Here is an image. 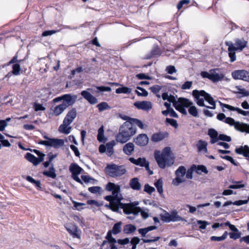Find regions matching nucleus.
Wrapping results in <instances>:
<instances>
[{"mask_svg": "<svg viewBox=\"0 0 249 249\" xmlns=\"http://www.w3.org/2000/svg\"><path fill=\"white\" fill-rule=\"evenodd\" d=\"M77 96L71 94H65L61 96L57 97L53 100V102L56 103L63 101L61 104H67L68 105H73L76 101Z\"/></svg>", "mask_w": 249, "mask_h": 249, "instance_id": "nucleus-7", "label": "nucleus"}, {"mask_svg": "<svg viewBox=\"0 0 249 249\" xmlns=\"http://www.w3.org/2000/svg\"><path fill=\"white\" fill-rule=\"evenodd\" d=\"M192 95L194 97L195 101L197 105L200 107L206 106L204 104V99L209 104L214 101L212 96L203 90H198L195 89L192 92Z\"/></svg>", "mask_w": 249, "mask_h": 249, "instance_id": "nucleus-3", "label": "nucleus"}, {"mask_svg": "<svg viewBox=\"0 0 249 249\" xmlns=\"http://www.w3.org/2000/svg\"><path fill=\"white\" fill-rule=\"evenodd\" d=\"M122 222H119L115 223L112 228L111 230H109L108 232H110L111 234H113L114 235H116L119 233L122 230Z\"/></svg>", "mask_w": 249, "mask_h": 249, "instance_id": "nucleus-35", "label": "nucleus"}, {"mask_svg": "<svg viewBox=\"0 0 249 249\" xmlns=\"http://www.w3.org/2000/svg\"><path fill=\"white\" fill-rule=\"evenodd\" d=\"M207 143L202 140H199L197 146L199 151H204L205 152L207 151Z\"/></svg>", "mask_w": 249, "mask_h": 249, "instance_id": "nucleus-46", "label": "nucleus"}, {"mask_svg": "<svg viewBox=\"0 0 249 249\" xmlns=\"http://www.w3.org/2000/svg\"><path fill=\"white\" fill-rule=\"evenodd\" d=\"M188 112L190 114L192 115L194 117H197L198 116V111L196 107L194 106H191L189 109H188Z\"/></svg>", "mask_w": 249, "mask_h": 249, "instance_id": "nucleus-55", "label": "nucleus"}, {"mask_svg": "<svg viewBox=\"0 0 249 249\" xmlns=\"http://www.w3.org/2000/svg\"><path fill=\"white\" fill-rule=\"evenodd\" d=\"M105 189L109 192H111L112 196L108 195L105 197V199L109 201L111 204H114L118 198V194L120 191V186L114 183L108 182L106 185Z\"/></svg>", "mask_w": 249, "mask_h": 249, "instance_id": "nucleus-5", "label": "nucleus"}, {"mask_svg": "<svg viewBox=\"0 0 249 249\" xmlns=\"http://www.w3.org/2000/svg\"><path fill=\"white\" fill-rule=\"evenodd\" d=\"M195 171L197 174H201L202 172L205 174H208V171L205 166L203 165H196Z\"/></svg>", "mask_w": 249, "mask_h": 249, "instance_id": "nucleus-44", "label": "nucleus"}, {"mask_svg": "<svg viewBox=\"0 0 249 249\" xmlns=\"http://www.w3.org/2000/svg\"><path fill=\"white\" fill-rule=\"evenodd\" d=\"M121 198L118 196V198H117L115 203H114V205L117 206V207L121 209H123L124 211V208H125L127 206V205H128L129 204H124L121 202Z\"/></svg>", "mask_w": 249, "mask_h": 249, "instance_id": "nucleus-59", "label": "nucleus"}, {"mask_svg": "<svg viewBox=\"0 0 249 249\" xmlns=\"http://www.w3.org/2000/svg\"><path fill=\"white\" fill-rule=\"evenodd\" d=\"M68 105L69 104H61L55 106L53 109H52L53 114L55 116H58L60 115L68 107L71 106Z\"/></svg>", "mask_w": 249, "mask_h": 249, "instance_id": "nucleus-22", "label": "nucleus"}, {"mask_svg": "<svg viewBox=\"0 0 249 249\" xmlns=\"http://www.w3.org/2000/svg\"><path fill=\"white\" fill-rule=\"evenodd\" d=\"M208 135L211 138V143H214L218 141V133L217 131L213 128H210L208 130Z\"/></svg>", "mask_w": 249, "mask_h": 249, "instance_id": "nucleus-26", "label": "nucleus"}, {"mask_svg": "<svg viewBox=\"0 0 249 249\" xmlns=\"http://www.w3.org/2000/svg\"><path fill=\"white\" fill-rule=\"evenodd\" d=\"M149 139L145 134H139L134 139V142L138 145L145 146L148 142Z\"/></svg>", "mask_w": 249, "mask_h": 249, "instance_id": "nucleus-17", "label": "nucleus"}, {"mask_svg": "<svg viewBox=\"0 0 249 249\" xmlns=\"http://www.w3.org/2000/svg\"><path fill=\"white\" fill-rule=\"evenodd\" d=\"M157 229V227L156 226H150L146 228L139 229L138 231L142 237H145L149 231L156 230Z\"/></svg>", "mask_w": 249, "mask_h": 249, "instance_id": "nucleus-33", "label": "nucleus"}, {"mask_svg": "<svg viewBox=\"0 0 249 249\" xmlns=\"http://www.w3.org/2000/svg\"><path fill=\"white\" fill-rule=\"evenodd\" d=\"M219 103L221 107H225L231 111H236L239 114H241L244 116H249V111H244L240 108L234 107L228 104H224L220 102H219Z\"/></svg>", "mask_w": 249, "mask_h": 249, "instance_id": "nucleus-20", "label": "nucleus"}, {"mask_svg": "<svg viewBox=\"0 0 249 249\" xmlns=\"http://www.w3.org/2000/svg\"><path fill=\"white\" fill-rule=\"evenodd\" d=\"M131 89L126 87H122L116 89V93L117 94L120 93H126L129 94L131 92Z\"/></svg>", "mask_w": 249, "mask_h": 249, "instance_id": "nucleus-48", "label": "nucleus"}, {"mask_svg": "<svg viewBox=\"0 0 249 249\" xmlns=\"http://www.w3.org/2000/svg\"><path fill=\"white\" fill-rule=\"evenodd\" d=\"M129 122L131 123L132 125L134 126V125H137L141 129L144 128V125L142 122L139 119L135 118L130 119Z\"/></svg>", "mask_w": 249, "mask_h": 249, "instance_id": "nucleus-47", "label": "nucleus"}, {"mask_svg": "<svg viewBox=\"0 0 249 249\" xmlns=\"http://www.w3.org/2000/svg\"><path fill=\"white\" fill-rule=\"evenodd\" d=\"M217 71H219L218 69H212L210 71L211 72V80L213 82L215 83L222 80L224 75L223 74L219 73Z\"/></svg>", "mask_w": 249, "mask_h": 249, "instance_id": "nucleus-19", "label": "nucleus"}, {"mask_svg": "<svg viewBox=\"0 0 249 249\" xmlns=\"http://www.w3.org/2000/svg\"><path fill=\"white\" fill-rule=\"evenodd\" d=\"M114 145L115 142L113 141L107 143L106 153L108 156H110L113 153V146Z\"/></svg>", "mask_w": 249, "mask_h": 249, "instance_id": "nucleus-40", "label": "nucleus"}, {"mask_svg": "<svg viewBox=\"0 0 249 249\" xmlns=\"http://www.w3.org/2000/svg\"><path fill=\"white\" fill-rule=\"evenodd\" d=\"M186 172V169L185 167L183 166H180L175 171L176 178L173 180V184L175 186H178L181 183L184 182L185 180L181 178L185 176Z\"/></svg>", "mask_w": 249, "mask_h": 249, "instance_id": "nucleus-8", "label": "nucleus"}, {"mask_svg": "<svg viewBox=\"0 0 249 249\" xmlns=\"http://www.w3.org/2000/svg\"><path fill=\"white\" fill-rule=\"evenodd\" d=\"M136 127L132 125L129 121H126L120 126L119 132L116 137V140L118 142L125 143L136 134Z\"/></svg>", "mask_w": 249, "mask_h": 249, "instance_id": "nucleus-1", "label": "nucleus"}, {"mask_svg": "<svg viewBox=\"0 0 249 249\" xmlns=\"http://www.w3.org/2000/svg\"><path fill=\"white\" fill-rule=\"evenodd\" d=\"M129 160L134 164L139 165L141 167H144L148 162L144 158H139L138 159H135L134 158H130Z\"/></svg>", "mask_w": 249, "mask_h": 249, "instance_id": "nucleus-25", "label": "nucleus"}, {"mask_svg": "<svg viewBox=\"0 0 249 249\" xmlns=\"http://www.w3.org/2000/svg\"><path fill=\"white\" fill-rule=\"evenodd\" d=\"M180 106L184 107H189L193 105V103L190 101L188 99L180 97L178 99V103Z\"/></svg>", "mask_w": 249, "mask_h": 249, "instance_id": "nucleus-29", "label": "nucleus"}, {"mask_svg": "<svg viewBox=\"0 0 249 249\" xmlns=\"http://www.w3.org/2000/svg\"><path fill=\"white\" fill-rule=\"evenodd\" d=\"M67 231L74 238H80V230H78V227L74 224L70 223L65 226Z\"/></svg>", "mask_w": 249, "mask_h": 249, "instance_id": "nucleus-11", "label": "nucleus"}, {"mask_svg": "<svg viewBox=\"0 0 249 249\" xmlns=\"http://www.w3.org/2000/svg\"><path fill=\"white\" fill-rule=\"evenodd\" d=\"M235 152L240 155H243L245 157H248L249 156V147L248 145L240 146L235 149Z\"/></svg>", "mask_w": 249, "mask_h": 249, "instance_id": "nucleus-27", "label": "nucleus"}, {"mask_svg": "<svg viewBox=\"0 0 249 249\" xmlns=\"http://www.w3.org/2000/svg\"><path fill=\"white\" fill-rule=\"evenodd\" d=\"M77 115L76 109L72 108L67 113L61 124L58 128V131L65 134H68L71 132V127H68L76 118Z\"/></svg>", "mask_w": 249, "mask_h": 249, "instance_id": "nucleus-2", "label": "nucleus"}, {"mask_svg": "<svg viewBox=\"0 0 249 249\" xmlns=\"http://www.w3.org/2000/svg\"><path fill=\"white\" fill-rule=\"evenodd\" d=\"M97 140L99 142H104L106 140V138L104 136V129L103 125L98 130Z\"/></svg>", "mask_w": 249, "mask_h": 249, "instance_id": "nucleus-38", "label": "nucleus"}, {"mask_svg": "<svg viewBox=\"0 0 249 249\" xmlns=\"http://www.w3.org/2000/svg\"><path fill=\"white\" fill-rule=\"evenodd\" d=\"M134 208L135 206L131 203H129L125 208H124V212L126 214L133 213L136 215L138 214V212L135 213L134 212Z\"/></svg>", "mask_w": 249, "mask_h": 249, "instance_id": "nucleus-39", "label": "nucleus"}, {"mask_svg": "<svg viewBox=\"0 0 249 249\" xmlns=\"http://www.w3.org/2000/svg\"><path fill=\"white\" fill-rule=\"evenodd\" d=\"M174 107L176 110L181 113L183 115H186L187 114V111L185 107L180 106L178 104L175 106L174 104Z\"/></svg>", "mask_w": 249, "mask_h": 249, "instance_id": "nucleus-61", "label": "nucleus"}, {"mask_svg": "<svg viewBox=\"0 0 249 249\" xmlns=\"http://www.w3.org/2000/svg\"><path fill=\"white\" fill-rule=\"evenodd\" d=\"M105 170L107 175L114 178L121 177L126 172L124 165H118L114 163L107 165Z\"/></svg>", "mask_w": 249, "mask_h": 249, "instance_id": "nucleus-4", "label": "nucleus"}, {"mask_svg": "<svg viewBox=\"0 0 249 249\" xmlns=\"http://www.w3.org/2000/svg\"><path fill=\"white\" fill-rule=\"evenodd\" d=\"M235 129L241 132L249 133V124L245 123H237L235 126Z\"/></svg>", "mask_w": 249, "mask_h": 249, "instance_id": "nucleus-30", "label": "nucleus"}, {"mask_svg": "<svg viewBox=\"0 0 249 249\" xmlns=\"http://www.w3.org/2000/svg\"><path fill=\"white\" fill-rule=\"evenodd\" d=\"M130 187L135 190H140L141 188V183L139 181V179L137 178H132L129 182Z\"/></svg>", "mask_w": 249, "mask_h": 249, "instance_id": "nucleus-31", "label": "nucleus"}, {"mask_svg": "<svg viewBox=\"0 0 249 249\" xmlns=\"http://www.w3.org/2000/svg\"><path fill=\"white\" fill-rule=\"evenodd\" d=\"M97 107L98 108L99 112H102L105 110L110 109L111 107L108 104L105 102H103L97 105Z\"/></svg>", "mask_w": 249, "mask_h": 249, "instance_id": "nucleus-42", "label": "nucleus"}, {"mask_svg": "<svg viewBox=\"0 0 249 249\" xmlns=\"http://www.w3.org/2000/svg\"><path fill=\"white\" fill-rule=\"evenodd\" d=\"M43 175L52 178H56V174L55 173V170L53 167V164H51V166L49 168V171H44L43 172Z\"/></svg>", "mask_w": 249, "mask_h": 249, "instance_id": "nucleus-32", "label": "nucleus"}, {"mask_svg": "<svg viewBox=\"0 0 249 249\" xmlns=\"http://www.w3.org/2000/svg\"><path fill=\"white\" fill-rule=\"evenodd\" d=\"M185 221L186 220L178 214L176 210L173 211L171 213V222Z\"/></svg>", "mask_w": 249, "mask_h": 249, "instance_id": "nucleus-34", "label": "nucleus"}, {"mask_svg": "<svg viewBox=\"0 0 249 249\" xmlns=\"http://www.w3.org/2000/svg\"><path fill=\"white\" fill-rule=\"evenodd\" d=\"M247 41L244 38H236L234 43H232V48L236 51H242L247 45Z\"/></svg>", "mask_w": 249, "mask_h": 249, "instance_id": "nucleus-13", "label": "nucleus"}, {"mask_svg": "<svg viewBox=\"0 0 249 249\" xmlns=\"http://www.w3.org/2000/svg\"><path fill=\"white\" fill-rule=\"evenodd\" d=\"M161 54V50L158 45H154L149 53L147 54L143 59L149 60L159 56Z\"/></svg>", "mask_w": 249, "mask_h": 249, "instance_id": "nucleus-15", "label": "nucleus"}, {"mask_svg": "<svg viewBox=\"0 0 249 249\" xmlns=\"http://www.w3.org/2000/svg\"><path fill=\"white\" fill-rule=\"evenodd\" d=\"M221 158L231 162L232 164L235 166H237L238 163L236 162L235 160L231 156H220Z\"/></svg>", "mask_w": 249, "mask_h": 249, "instance_id": "nucleus-62", "label": "nucleus"}, {"mask_svg": "<svg viewBox=\"0 0 249 249\" xmlns=\"http://www.w3.org/2000/svg\"><path fill=\"white\" fill-rule=\"evenodd\" d=\"M92 91L93 89H92L88 88L87 90L82 91L81 95L90 104L94 105L98 103V99L90 93V92Z\"/></svg>", "mask_w": 249, "mask_h": 249, "instance_id": "nucleus-12", "label": "nucleus"}, {"mask_svg": "<svg viewBox=\"0 0 249 249\" xmlns=\"http://www.w3.org/2000/svg\"><path fill=\"white\" fill-rule=\"evenodd\" d=\"M25 158L29 161L32 163L35 166L37 165L44 160L43 155L40 157L36 158L30 153H27L25 155Z\"/></svg>", "mask_w": 249, "mask_h": 249, "instance_id": "nucleus-14", "label": "nucleus"}, {"mask_svg": "<svg viewBox=\"0 0 249 249\" xmlns=\"http://www.w3.org/2000/svg\"><path fill=\"white\" fill-rule=\"evenodd\" d=\"M11 120L10 118H7L4 120H0V131H2L7 126V123Z\"/></svg>", "mask_w": 249, "mask_h": 249, "instance_id": "nucleus-57", "label": "nucleus"}, {"mask_svg": "<svg viewBox=\"0 0 249 249\" xmlns=\"http://www.w3.org/2000/svg\"><path fill=\"white\" fill-rule=\"evenodd\" d=\"M165 122L169 124L171 126L174 127L175 128H177L178 126L177 121L175 119L167 118L166 119Z\"/></svg>", "mask_w": 249, "mask_h": 249, "instance_id": "nucleus-60", "label": "nucleus"}, {"mask_svg": "<svg viewBox=\"0 0 249 249\" xmlns=\"http://www.w3.org/2000/svg\"><path fill=\"white\" fill-rule=\"evenodd\" d=\"M112 234H111L110 232H107V235L106 236V238L107 240L108 243L111 244H114L116 242H117V240H116L115 238L112 237Z\"/></svg>", "mask_w": 249, "mask_h": 249, "instance_id": "nucleus-56", "label": "nucleus"}, {"mask_svg": "<svg viewBox=\"0 0 249 249\" xmlns=\"http://www.w3.org/2000/svg\"><path fill=\"white\" fill-rule=\"evenodd\" d=\"M160 217L161 220L164 222L169 223L171 222V214L165 211H164V213L160 214Z\"/></svg>", "mask_w": 249, "mask_h": 249, "instance_id": "nucleus-45", "label": "nucleus"}, {"mask_svg": "<svg viewBox=\"0 0 249 249\" xmlns=\"http://www.w3.org/2000/svg\"><path fill=\"white\" fill-rule=\"evenodd\" d=\"M90 71V70L89 68H83L82 67H79L71 71V74L73 76L76 73H79L82 71H85V72L88 73Z\"/></svg>", "mask_w": 249, "mask_h": 249, "instance_id": "nucleus-43", "label": "nucleus"}, {"mask_svg": "<svg viewBox=\"0 0 249 249\" xmlns=\"http://www.w3.org/2000/svg\"><path fill=\"white\" fill-rule=\"evenodd\" d=\"M123 152L127 156L131 155L134 151V145L132 142L126 143L123 147Z\"/></svg>", "mask_w": 249, "mask_h": 249, "instance_id": "nucleus-24", "label": "nucleus"}, {"mask_svg": "<svg viewBox=\"0 0 249 249\" xmlns=\"http://www.w3.org/2000/svg\"><path fill=\"white\" fill-rule=\"evenodd\" d=\"M134 106L139 109H142L143 110H149L152 107V104L149 101H137L134 103Z\"/></svg>", "mask_w": 249, "mask_h": 249, "instance_id": "nucleus-16", "label": "nucleus"}, {"mask_svg": "<svg viewBox=\"0 0 249 249\" xmlns=\"http://www.w3.org/2000/svg\"><path fill=\"white\" fill-rule=\"evenodd\" d=\"M136 230V227L132 224H127L124 227L123 232L125 234H130L134 232Z\"/></svg>", "mask_w": 249, "mask_h": 249, "instance_id": "nucleus-37", "label": "nucleus"}, {"mask_svg": "<svg viewBox=\"0 0 249 249\" xmlns=\"http://www.w3.org/2000/svg\"><path fill=\"white\" fill-rule=\"evenodd\" d=\"M21 71L20 66L18 63H15L12 66V73L15 75H18L20 74Z\"/></svg>", "mask_w": 249, "mask_h": 249, "instance_id": "nucleus-50", "label": "nucleus"}, {"mask_svg": "<svg viewBox=\"0 0 249 249\" xmlns=\"http://www.w3.org/2000/svg\"><path fill=\"white\" fill-rule=\"evenodd\" d=\"M81 178L83 180V181L86 183L90 182L92 184H94L95 182L97 181V180H96L95 179L93 178L90 176L87 175H82Z\"/></svg>", "mask_w": 249, "mask_h": 249, "instance_id": "nucleus-49", "label": "nucleus"}, {"mask_svg": "<svg viewBox=\"0 0 249 249\" xmlns=\"http://www.w3.org/2000/svg\"><path fill=\"white\" fill-rule=\"evenodd\" d=\"M197 224L199 225V229L200 230H205L207 225H210V223L206 221L198 220L196 221Z\"/></svg>", "mask_w": 249, "mask_h": 249, "instance_id": "nucleus-58", "label": "nucleus"}, {"mask_svg": "<svg viewBox=\"0 0 249 249\" xmlns=\"http://www.w3.org/2000/svg\"><path fill=\"white\" fill-rule=\"evenodd\" d=\"M155 191V189L151 186H150L148 184H146L144 187V191L146 192L149 195H151L153 192Z\"/></svg>", "mask_w": 249, "mask_h": 249, "instance_id": "nucleus-63", "label": "nucleus"}, {"mask_svg": "<svg viewBox=\"0 0 249 249\" xmlns=\"http://www.w3.org/2000/svg\"><path fill=\"white\" fill-rule=\"evenodd\" d=\"M248 202V200H239L234 202H232L231 201H228L224 203L223 206L226 207L231 204L237 206H240L243 204H247Z\"/></svg>", "mask_w": 249, "mask_h": 249, "instance_id": "nucleus-36", "label": "nucleus"}, {"mask_svg": "<svg viewBox=\"0 0 249 249\" xmlns=\"http://www.w3.org/2000/svg\"><path fill=\"white\" fill-rule=\"evenodd\" d=\"M224 122L230 125L231 126H234L235 128V126L237 124V123H241L239 122H236L233 118L231 117H227L225 120H224Z\"/></svg>", "mask_w": 249, "mask_h": 249, "instance_id": "nucleus-54", "label": "nucleus"}, {"mask_svg": "<svg viewBox=\"0 0 249 249\" xmlns=\"http://www.w3.org/2000/svg\"><path fill=\"white\" fill-rule=\"evenodd\" d=\"M218 140L230 142L231 139L230 136L222 134L218 135Z\"/></svg>", "mask_w": 249, "mask_h": 249, "instance_id": "nucleus-64", "label": "nucleus"}, {"mask_svg": "<svg viewBox=\"0 0 249 249\" xmlns=\"http://www.w3.org/2000/svg\"><path fill=\"white\" fill-rule=\"evenodd\" d=\"M38 143L46 146H51L54 148H58L64 145V142L62 139H50L49 141H39Z\"/></svg>", "mask_w": 249, "mask_h": 249, "instance_id": "nucleus-9", "label": "nucleus"}, {"mask_svg": "<svg viewBox=\"0 0 249 249\" xmlns=\"http://www.w3.org/2000/svg\"><path fill=\"white\" fill-rule=\"evenodd\" d=\"M154 185L156 187L158 192L160 195L163 194V181L161 179H159L155 183Z\"/></svg>", "mask_w": 249, "mask_h": 249, "instance_id": "nucleus-41", "label": "nucleus"}, {"mask_svg": "<svg viewBox=\"0 0 249 249\" xmlns=\"http://www.w3.org/2000/svg\"><path fill=\"white\" fill-rule=\"evenodd\" d=\"M154 156L158 166L160 168L164 169L166 166H170L174 163V160L160 155V151H156Z\"/></svg>", "mask_w": 249, "mask_h": 249, "instance_id": "nucleus-6", "label": "nucleus"}, {"mask_svg": "<svg viewBox=\"0 0 249 249\" xmlns=\"http://www.w3.org/2000/svg\"><path fill=\"white\" fill-rule=\"evenodd\" d=\"M169 134L167 132L160 131L154 133L151 137V141L153 142H159L163 140L168 137Z\"/></svg>", "mask_w": 249, "mask_h": 249, "instance_id": "nucleus-18", "label": "nucleus"}, {"mask_svg": "<svg viewBox=\"0 0 249 249\" xmlns=\"http://www.w3.org/2000/svg\"><path fill=\"white\" fill-rule=\"evenodd\" d=\"M226 46H228L229 56L230 58L231 62H233L236 60L235 51L233 48H232V43L231 42L227 41L225 42Z\"/></svg>", "mask_w": 249, "mask_h": 249, "instance_id": "nucleus-23", "label": "nucleus"}, {"mask_svg": "<svg viewBox=\"0 0 249 249\" xmlns=\"http://www.w3.org/2000/svg\"><path fill=\"white\" fill-rule=\"evenodd\" d=\"M69 170L72 174L79 175L83 171V169L77 163H72L70 166Z\"/></svg>", "mask_w": 249, "mask_h": 249, "instance_id": "nucleus-28", "label": "nucleus"}, {"mask_svg": "<svg viewBox=\"0 0 249 249\" xmlns=\"http://www.w3.org/2000/svg\"><path fill=\"white\" fill-rule=\"evenodd\" d=\"M233 79H240L249 82V72L244 70H236L231 72Z\"/></svg>", "mask_w": 249, "mask_h": 249, "instance_id": "nucleus-10", "label": "nucleus"}, {"mask_svg": "<svg viewBox=\"0 0 249 249\" xmlns=\"http://www.w3.org/2000/svg\"><path fill=\"white\" fill-rule=\"evenodd\" d=\"M235 88L238 90L236 93L242 94L243 96H249V91L246 90L245 89L242 88L241 86H237L235 87Z\"/></svg>", "mask_w": 249, "mask_h": 249, "instance_id": "nucleus-52", "label": "nucleus"}, {"mask_svg": "<svg viewBox=\"0 0 249 249\" xmlns=\"http://www.w3.org/2000/svg\"><path fill=\"white\" fill-rule=\"evenodd\" d=\"M196 165H192L191 167L186 171V178L187 179H192L193 178V173L194 171H195Z\"/></svg>", "mask_w": 249, "mask_h": 249, "instance_id": "nucleus-51", "label": "nucleus"}, {"mask_svg": "<svg viewBox=\"0 0 249 249\" xmlns=\"http://www.w3.org/2000/svg\"><path fill=\"white\" fill-rule=\"evenodd\" d=\"M22 177L25 178L28 181L35 185L36 189L39 191H43L44 187H43L41 182L39 180H35L32 177L30 176H22Z\"/></svg>", "mask_w": 249, "mask_h": 249, "instance_id": "nucleus-21", "label": "nucleus"}, {"mask_svg": "<svg viewBox=\"0 0 249 249\" xmlns=\"http://www.w3.org/2000/svg\"><path fill=\"white\" fill-rule=\"evenodd\" d=\"M137 89H138L140 90L141 91H142V92H140L138 91V90H135V92L137 94L138 96H144V97H146V96H148V92L144 89H143V88H142L141 87L138 86L137 87Z\"/></svg>", "mask_w": 249, "mask_h": 249, "instance_id": "nucleus-53", "label": "nucleus"}]
</instances>
